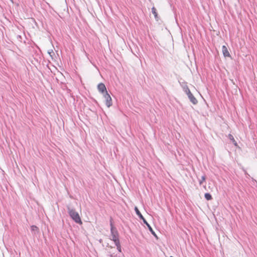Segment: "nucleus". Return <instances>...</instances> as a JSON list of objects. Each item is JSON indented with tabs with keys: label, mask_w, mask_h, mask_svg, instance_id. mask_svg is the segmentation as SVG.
Returning <instances> with one entry per match:
<instances>
[{
	"label": "nucleus",
	"mask_w": 257,
	"mask_h": 257,
	"mask_svg": "<svg viewBox=\"0 0 257 257\" xmlns=\"http://www.w3.org/2000/svg\"><path fill=\"white\" fill-rule=\"evenodd\" d=\"M170 257H173V256H171Z\"/></svg>",
	"instance_id": "obj_18"
},
{
	"label": "nucleus",
	"mask_w": 257,
	"mask_h": 257,
	"mask_svg": "<svg viewBox=\"0 0 257 257\" xmlns=\"http://www.w3.org/2000/svg\"><path fill=\"white\" fill-rule=\"evenodd\" d=\"M110 233L111 238V240L115 242V241H119V234L116 227L113 224L112 218H110Z\"/></svg>",
	"instance_id": "obj_1"
},
{
	"label": "nucleus",
	"mask_w": 257,
	"mask_h": 257,
	"mask_svg": "<svg viewBox=\"0 0 257 257\" xmlns=\"http://www.w3.org/2000/svg\"><path fill=\"white\" fill-rule=\"evenodd\" d=\"M48 53H49L50 55H51V52H49Z\"/></svg>",
	"instance_id": "obj_17"
},
{
	"label": "nucleus",
	"mask_w": 257,
	"mask_h": 257,
	"mask_svg": "<svg viewBox=\"0 0 257 257\" xmlns=\"http://www.w3.org/2000/svg\"><path fill=\"white\" fill-rule=\"evenodd\" d=\"M188 97L193 104H196L198 103L197 99L194 96L192 93H189V95H188Z\"/></svg>",
	"instance_id": "obj_6"
},
{
	"label": "nucleus",
	"mask_w": 257,
	"mask_h": 257,
	"mask_svg": "<svg viewBox=\"0 0 257 257\" xmlns=\"http://www.w3.org/2000/svg\"><path fill=\"white\" fill-rule=\"evenodd\" d=\"M97 88L98 91L103 94L107 92L105 85L102 83H100L97 85Z\"/></svg>",
	"instance_id": "obj_5"
},
{
	"label": "nucleus",
	"mask_w": 257,
	"mask_h": 257,
	"mask_svg": "<svg viewBox=\"0 0 257 257\" xmlns=\"http://www.w3.org/2000/svg\"><path fill=\"white\" fill-rule=\"evenodd\" d=\"M110 257H113L112 254H110Z\"/></svg>",
	"instance_id": "obj_15"
},
{
	"label": "nucleus",
	"mask_w": 257,
	"mask_h": 257,
	"mask_svg": "<svg viewBox=\"0 0 257 257\" xmlns=\"http://www.w3.org/2000/svg\"><path fill=\"white\" fill-rule=\"evenodd\" d=\"M152 12L154 14L155 19L157 21H158L159 17H158V14L157 12V10L156 9V8L155 7H153L152 8Z\"/></svg>",
	"instance_id": "obj_8"
},
{
	"label": "nucleus",
	"mask_w": 257,
	"mask_h": 257,
	"mask_svg": "<svg viewBox=\"0 0 257 257\" xmlns=\"http://www.w3.org/2000/svg\"><path fill=\"white\" fill-rule=\"evenodd\" d=\"M103 95V97L105 99V104L108 107H109L111 106L112 104V99L109 95V94L107 92H106Z\"/></svg>",
	"instance_id": "obj_4"
},
{
	"label": "nucleus",
	"mask_w": 257,
	"mask_h": 257,
	"mask_svg": "<svg viewBox=\"0 0 257 257\" xmlns=\"http://www.w3.org/2000/svg\"><path fill=\"white\" fill-rule=\"evenodd\" d=\"M31 227L32 231H33V232L37 231V232H38V230H39L38 227H37L36 225H32Z\"/></svg>",
	"instance_id": "obj_13"
},
{
	"label": "nucleus",
	"mask_w": 257,
	"mask_h": 257,
	"mask_svg": "<svg viewBox=\"0 0 257 257\" xmlns=\"http://www.w3.org/2000/svg\"><path fill=\"white\" fill-rule=\"evenodd\" d=\"M206 179V177L205 175H203L201 177V180H199V184L201 185L203 181H204Z\"/></svg>",
	"instance_id": "obj_14"
},
{
	"label": "nucleus",
	"mask_w": 257,
	"mask_h": 257,
	"mask_svg": "<svg viewBox=\"0 0 257 257\" xmlns=\"http://www.w3.org/2000/svg\"><path fill=\"white\" fill-rule=\"evenodd\" d=\"M228 138L232 142V143L234 144L235 146L237 145V143L236 142L232 135H231V134H229Z\"/></svg>",
	"instance_id": "obj_11"
},
{
	"label": "nucleus",
	"mask_w": 257,
	"mask_h": 257,
	"mask_svg": "<svg viewBox=\"0 0 257 257\" xmlns=\"http://www.w3.org/2000/svg\"><path fill=\"white\" fill-rule=\"evenodd\" d=\"M204 197L207 200H210L212 199V196L209 193H205L204 195Z\"/></svg>",
	"instance_id": "obj_10"
},
{
	"label": "nucleus",
	"mask_w": 257,
	"mask_h": 257,
	"mask_svg": "<svg viewBox=\"0 0 257 257\" xmlns=\"http://www.w3.org/2000/svg\"><path fill=\"white\" fill-rule=\"evenodd\" d=\"M51 53H54V52H53V50H51Z\"/></svg>",
	"instance_id": "obj_16"
},
{
	"label": "nucleus",
	"mask_w": 257,
	"mask_h": 257,
	"mask_svg": "<svg viewBox=\"0 0 257 257\" xmlns=\"http://www.w3.org/2000/svg\"><path fill=\"white\" fill-rule=\"evenodd\" d=\"M184 90L187 95V96L189 95V93H191L190 89H189L187 85H186V86L184 87Z\"/></svg>",
	"instance_id": "obj_12"
},
{
	"label": "nucleus",
	"mask_w": 257,
	"mask_h": 257,
	"mask_svg": "<svg viewBox=\"0 0 257 257\" xmlns=\"http://www.w3.org/2000/svg\"><path fill=\"white\" fill-rule=\"evenodd\" d=\"M135 210L136 211V214L138 215L139 217L140 218V219L142 220L143 222H144V223L147 226L149 230L151 232V233L154 236L157 237L156 233L155 232V231H154V230L153 229V228H152L151 225L148 223V222L146 221L145 218L142 215V214H141V213L140 212V211H139V209L137 207H135Z\"/></svg>",
	"instance_id": "obj_3"
},
{
	"label": "nucleus",
	"mask_w": 257,
	"mask_h": 257,
	"mask_svg": "<svg viewBox=\"0 0 257 257\" xmlns=\"http://www.w3.org/2000/svg\"><path fill=\"white\" fill-rule=\"evenodd\" d=\"M222 53H223V56L225 57H230V55L229 54V52H228V49H227V47L225 46H222Z\"/></svg>",
	"instance_id": "obj_7"
},
{
	"label": "nucleus",
	"mask_w": 257,
	"mask_h": 257,
	"mask_svg": "<svg viewBox=\"0 0 257 257\" xmlns=\"http://www.w3.org/2000/svg\"><path fill=\"white\" fill-rule=\"evenodd\" d=\"M115 243V245H116V248H117V249L118 250V251L119 252H121V245H120V241H115V242H114Z\"/></svg>",
	"instance_id": "obj_9"
},
{
	"label": "nucleus",
	"mask_w": 257,
	"mask_h": 257,
	"mask_svg": "<svg viewBox=\"0 0 257 257\" xmlns=\"http://www.w3.org/2000/svg\"><path fill=\"white\" fill-rule=\"evenodd\" d=\"M68 212L71 218L77 223L82 224L81 218L78 212L74 209L67 206Z\"/></svg>",
	"instance_id": "obj_2"
}]
</instances>
